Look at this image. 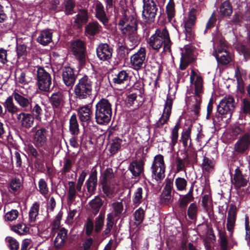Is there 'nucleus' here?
Masks as SVG:
<instances>
[{
    "instance_id": "nucleus-1",
    "label": "nucleus",
    "mask_w": 250,
    "mask_h": 250,
    "mask_svg": "<svg viewBox=\"0 0 250 250\" xmlns=\"http://www.w3.org/2000/svg\"><path fill=\"white\" fill-rule=\"evenodd\" d=\"M190 83L194 85V95L187 97L186 103L188 107L196 115L200 112L201 96L203 93V80L202 77L193 69L190 76Z\"/></svg>"
},
{
    "instance_id": "nucleus-46",
    "label": "nucleus",
    "mask_w": 250,
    "mask_h": 250,
    "mask_svg": "<svg viewBox=\"0 0 250 250\" xmlns=\"http://www.w3.org/2000/svg\"><path fill=\"white\" fill-rule=\"evenodd\" d=\"M12 230L21 235L26 234L29 230V228L23 223H19L12 227Z\"/></svg>"
},
{
    "instance_id": "nucleus-19",
    "label": "nucleus",
    "mask_w": 250,
    "mask_h": 250,
    "mask_svg": "<svg viewBox=\"0 0 250 250\" xmlns=\"http://www.w3.org/2000/svg\"><path fill=\"white\" fill-rule=\"evenodd\" d=\"M98 57L102 61L110 59L112 54V49L107 43H100L96 49Z\"/></svg>"
},
{
    "instance_id": "nucleus-12",
    "label": "nucleus",
    "mask_w": 250,
    "mask_h": 250,
    "mask_svg": "<svg viewBox=\"0 0 250 250\" xmlns=\"http://www.w3.org/2000/svg\"><path fill=\"white\" fill-rule=\"evenodd\" d=\"M235 106L234 98L230 95L226 96L217 106V111L221 115L228 114L230 117Z\"/></svg>"
},
{
    "instance_id": "nucleus-8",
    "label": "nucleus",
    "mask_w": 250,
    "mask_h": 250,
    "mask_svg": "<svg viewBox=\"0 0 250 250\" xmlns=\"http://www.w3.org/2000/svg\"><path fill=\"white\" fill-rule=\"evenodd\" d=\"M122 17L119 21V26L122 33L137 31V20L132 16L129 15V13L123 11Z\"/></svg>"
},
{
    "instance_id": "nucleus-61",
    "label": "nucleus",
    "mask_w": 250,
    "mask_h": 250,
    "mask_svg": "<svg viewBox=\"0 0 250 250\" xmlns=\"http://www.w3.org/2000/svg\"><path fill=\"white\" fill-rule=\"evenodd\" d=\"M175 184L178 190L182 191L186 189L187 181L184 178L178 177L175 179Z\"/></svg>"
},
{
    "instance_id": "nucleus-63",
    "label": "nucleus",
    "mask_w": 250,
    "mask_h": 250,
    "mask_svg": "<svg viewBox=\"0 0 250 250\" xmlns=\"http://www.w3.org/2000/svg\"><path fill=\"white\" fill-rule=\"evenodd\" d=\"M19 215V212L16 209H12L7 212L4 216L5 220L8 221H12L16 220Z\"/></svg>"
},
{
    "instance_id": "nucleus-44",
    "label": "nucleus",
    "mask_w": 250,
    "mask_h": 250,
    "mask_svg": "<svg viewBox=\"0 0 250 250\" xmlns=\"http://www.w3.org/2000/svg\"><path fill=\"white\" fill-rule=\"evenodd\" d=\"M173 201L171 192L163 190L160 196V203L163 205H168Z\"/></svg>"
},
{
    "instance_id": "nucleus-57",
    "label": "nucleus",
    "mask_w": 250,
    "mask_h": 250,
    "mask_svg": "<svg viewBox=\"0 0 250 250\" xmlns=\"http://www.w3.org/2000/svg\"><path fill=\"white\" fill-rule=\"evenodd\" d=\"M39 191L40 193L45 197L48 194L49 189L46 181L43 179H40L38 183Z\"/></svg>"
},
{
    "instance_id": "nucleus-11",
    "label": "nucleus",
    "mask_w": 250,
    "mask_h": 250,
    "mask_svg": "<svg viewBox=\"0 0 250 250\" xmlns=\"http://www.w3.org/2000/svg\"><path fill=\"white\" fill-rule=\"evenodd\" d=\"M49 100L55 114L60 115L62 112L65 104V97L62 92H54Z\"/></svg>"
},
{
    "instance_id": "nucleus-48",
    "label": "nucleus",
    "mask_w": 250,
    "mask_h": 250,
    "mask_svg": "<svg viewBox=\"0 0 250 250\" xmlns=\"http://www.w3.org/2000/svg\"><path fill=\"white\" fill-rule=\"evenodd\" d=\"M179 128V124L177 123L172 130L171 134L170 136L171 142L169 144V146L173 148L174 146L177 143L178 138V130Z\"/></svg>"
},
{
    "instance_id": "nucleus-42",
    "label": "nucleus",
    "mask_w": 250,
    "mask_h": 250,
    "mask_svg": "<svg viewBox=\"0 0 250 250\" xmlns=\"http://www.w3.org/2000/svg\"><path fill=\"white\" fill-rule=\"evenodd\" d=\"M40 204L36 202L32 205L29 212V219L30 222H34L39 214Z\"/></svg>"
},
{
    "instance_id": "nucleus-49",
    "label": "nucleus",
    "mask_w": 250,
    "mask_h": 250,
    "mask_svg": "<svg viewBox=\"0 0 250 250\" xmlns=\"http://www.w3.org/2000/svg\"><path fill=\"white\" fill-rule=\"evenodd\" d=\"M128 77V73L125 70H122L113 79V82L115 83L119 84L124 83L127 81Z\"/></svg>"
},
{
    "instance_id": "nucleus-6",
    "label": "nucleus",
    "mask_w": 250,
    "mask_h": 250,
    "mask_svg": "<svg viewBox=\"0 0 250 250\" xmlns=\"http://www.w3.org/2000/svg\"><path fill=\"white\" fill-rule=\"evenodd\" d=\"M143 10L142 19L146 23L154 21L158 10V5L154 0H143Z\"/></svg>"
},
{
    "instance_id": "nucleus-23",
    "label": "nucleus",
    "mask_w": 250,
    "mask_h": 250,
    "mask_svg": "<svg viewBox=\"0 0 250 250\" xmlns=\"http://www.w3.org/2000/svg\"><path fill=\"white\" fill-rule=\"evenodd\" d=\"M237 209L235 206L230 205L228 211L227 218V230L232 234L236 221Z\"/></svg>"
},
{
    "instance_id": "nucleus-52",
    "label": "nucleus",
    "mask_w": 250,
    "mask_h": 250,
    "mask_svg": "<svg viewBox=\"0 0 250 250\" xmlns=\"http://www.w3.org/2000/svg\"><path fill=\"white\" fill-rule=\"evenodd\" d=\"M232 12V8L228 1H224L220 7V13L225 16H229Z\"/></svg>"
},
{
    "instance_id": "nucleus-16",
    "label": "nucleus",
    "mask_w": 250,
    "mask_h": 250,
    "mask_svg": "<svg viewBox=\"0 0 250 250\" xmlns=\"http://www.w3.org/2000/svg\"><path fill=\"white\" fill-rule=\"evenodd\" d=\"M172 105V98L168 94L167 96V99L165 102V107L163 113L160 118L156 123V127L161 128L166 124L169 119L171 110Z\"/></svg>"
},
{
    "instance_id": "nucleus-54",
    "label": "nucleus",
    "mask_w": 250,
    "mask_h": 250,
    "mask_svg": "<svg viewBox=\"0 0 250 250\" xmlns=\"http://www.w3.org/2000/svg\"><path fill=\"white\" fill-rule=\"evenodd\" d=\"M237 49L240 54L243 55L245 61L250 58V47L240 44L238 45Z\"/></svg>"
},
{
    "instance_id": "nucleus-35",
    "label": "nucleus",
    "mask_w": 250,
    "mask_h": 250,
    "mask_svg": "<svg viewBox=\"0 0 250 250\" xmlns=\"http://www.w3.org/2000/svg\"><path fill=\"white\" fill-rule=\"evenodd\" d=\"M22 187V180L19 178H12L8 185L9 191L13 194L18 193Z\"/></svg>"
},
{
    "instance_id": "nucleus-18",
    "label": "nucleus",
    "mask_w": 250,
    "mask_h": 250,
    "mask_svg": "<svg viewBox=\"0 0 250 250\" xmlns=\"http://www.w3.org/2000/svg\"><path fill=\"white\" fill-rule=\"evenodd\" d=\"M91 10L95 11L96 17L104 24L108 22V19L102 3L98 0H94L91 6Z\"/></svg>"
},
{
    "instance_id": "nucleus-28",
    "label": "nucleus",
    "mask_w": 250,
    "mask_h": 250,
    "mask_svg": "<svg viewBox=\"0 0 250 250\" xmlns=\"http://www.w3.org/2000/svg\"><path fill=\"white\" fill-rule=\"evenodd\" d=\"M52 32L49 29L41 31L37 38V42L45 46L51 42Z\"/></svg>"
},
{
    "instance_id": "nucleus-62",
    "label": "nucleus",
    "mask_w": 250,
    "mask_h": 250,
    "mask_svg": "<svg viewBox=\"0 0 250 250\" xmlns=\"http://www.w3.org/2000/svg\"><path fill=\"white\" fill-rule=\"evenodd\" d=\"M250 20V15H248L246 13L245 15H242L240 13L235 14L233 17L232 21L233 22L238 24L240 23L243 20L248 21Z\"/></svg>"
},
{
    "instance_id": "nucleus-34",
    "label": "nucleus",
    "mask_w": 250,
    "mask_h": 250,
    "mask_svg": "<svg viewBox=\"0 0 250 250\" xmlns=\"http://www.w3.org/2000/svg\"><path fill=\"white\" fill-rule=\"evenodd\" d=\"M192 125H190L187 128H184L181 133L180 141L182 143L185 148L190 146L191 143V132Z\"/></svg>"
},
{
    "instance_id": "nucleus-26",
    "label": "nucleus",
    "mask_w": 250,
    "mask_h": 250,
    "mask_svg": "<svg viewBox=\"0 0 250 250\" xmlns=\"http://www.w3.org/2000/svg\"><path fill=\"white\" fill-rule=\"evenodd\" d=\"M67 240V230L64 228H61L54 240V244L55 248H62Z\"/></svg>"
},
{
    "instance_id": "nucleus-43",
    "label": "nucleus",
    "mask_w": 250,
    "mask_h": 250,
    "mask_svg": "<svg viewBox=\"0 0 250 250\" xmlns=\"http://www.w3.org/2000/svg\"><path fill=\"white\" fill-rule=\"evenodd\" d=\"M215 162L213 159H210L207 157H204L202 164V167L204 171L211 172L214 167Z\"/></svg>"
},
{
    "instance_id": "nucleus-24",
    "label": "nucleus",
    "mask_w": 250,
    "mask_h": 250,
    "mask_svg": "<svg viewBox=\"0 0 250 250\" xmlns=\"http://www.w3.org/2000/svg\"><path fill=\"white\" fill-rule=\"evenodd\" d=\"M97 183V172L96 169L93 167L91 171L89 178L85 183V185L88 192L92 194L96 189Z\"/></svg>"
},
{
    "instance_id": "nucleus-59",
    "label": "nucleus",
    "mask_w": 250,
    "mask_h": 250,
    "mask_svg": "<svg viewBox=\"0 0 250 250\" xmlns=\"http://www.w3.org/2000/svg\"><path fill=\"white\" fill-rule=\"evenodd\" d=\"M189 163L190 161L188 158H184L183 159L179 158H177L176 159L177 170L181 171L184 170L186 166H187Z\"/></svg>"
},
{
    "instance_id": "nucleus-13",
    "label": "nucleus",
    "mask_w": 250,
    "mask_h": 250,
    "mask_svg": "<svg viewBox=\"0 0 250 250\" xmlns=\"http://www.w3.org/2000/svg\"><path fill=\"white\" fill-rule=\"evenodd\" d=\"M48 131L43 127L36 129L33 134V143L38 149L44 148L47 145Z\"/></svg>"
},
{
    "instance_id": "nucleus-31",
    "label": "nucleus",
    "mask_w": 250,
    "mask_h": 250,
    "mask_svg": "<svg viewBox=\"0 0 250 250\" xmlns=\"http://www.w3.org/2000/svg\"><path fill=\"white\" fill-rule=\"evenodd\" d=\"M194 57L190 49H186L185 52L182 53L181 58V63L180 68L181 70H184L189 63L194 61Z\"/></svg>"
},
{
    "instance_id": "nucleus-56",
    "label": "nucleus",
    "mask_w": 250,
    "mask_h": 250,
    "mask_svg": "<svg viewBox=\"0 0 250 250\" xmlns=\"http://www.w3.org/2000/svg\"><path fill=\"white\" fill-rule=\"evenodd\" d=\"M104 216L101 213L95 218V231L96 232H99L102 230L104 226Z\"/></svg>"
},
{
    "instance_id": "nucleus-36",
    "label": "nucleus",
    "mask_w": 250,
    "mask_h": 250,
    "mask_svg": "<svg viewBox=\"0 0 250 250\" xmlns=\"http://www.w3.org/2000/svg\"><path fill=\"white\" fill-rule=\"evenodd\" d=\"M74 19L75 24L79 27L82 26L88 20L87 11L85 9H81Z\"/></svg>"
},
{
    "instance_id": "nucleus-55",
    "label": "nucleus",
    "mask_w": 250,
    "mask_h": 250,
    "mask_svg": "<svg viewBox=\"0 0 250 250\" xmlns=\"http://www.w3.org/2000/svg\"><path fill=\"white\" fill-rule=\"evenodd\" d=\"M198 213V208L196 203H191L188 208V215L192 220L195 219Z\"/></svg>"
},
{
    "instance_id": "nucleus-53",
    "label": "nucleus",
    "mask_w": 250,
    "mask_h": 250,
    "mask_svg": "<svg viewBox=\"0 0 250 250\" xmlns=\"http://www.w3.org/2000/svg\"><path fill=\"white\" fill-rule=\"evenodd\" d=\"M241 116L243 117V114L248 115L250 118V101L247 99H244L242 101L241 107Z\"/></svg>"
},
{
    "instance_id": "nucleus-30",
    "label": "nucleus",
    "mask_w": 250,
    "mask_h": 250,
    "mask_svg": "<svg viewBox=\"0 0 250 250\" xmlns=\"http://www.w3.org/2000/svg\"><path fill=\"white\" fill-rule=\"evenodd\" d=\"M247 176L243 175L239 168L235 170V174L233 178V184L237 188H240L245 186L248 182Z\"/></svg>"
},
{
    "instance_id": "nucleus-10",
    "label": "nucleus",
    "mask_w": 250,
    "mask_h": 250,
    "mask_svg": "<svg viewBox=\"0 0 250 250\" xmlns=\"http://www.w3.org/2000/svg\"><path fill=\"white\" fill-rule=\"evenodd\" d=\"M213 56H215L217 62L222 64H227L230 61V57L227 51V45L224 39H221L217 47L216 48L215 44L213 43Z\"/></svg>"
},
{
    "instance_id": "nucleus-40",
    "label": "nucleus",
    "mask_w": 250,
    "mask_h": 250,
    "mask_svg": "<svg viewBox=\"0 0 250 250\" xmlns=\"http://www.w3.org/2000/svg\"><path fill=\"white\" fill-rule=\"evenodd\" d=\"M127 36L129 45L130 46L129 49H133L139 43V40L137 35V31L128 32L127 33H123Z\"/></svg>"
},
{
    "instance_id": "nucleus-25",
    "label": "nucleus",
    "mask_w": 250,
    "mask_h": 250,
    "mask_svg": "<svg viewBox=\"0 0 250 250\" xmlns=\"http://www.w3.org/2000/svg\"><path fill=\"white\" fill-rule=\"evenodd\" d=\"M62 79L64 84L67 86L71 87L76 80L74 70L70 67L65 68L62 72Z\"/></svg>"
},
{
    "instance_id": "nucleus-47",
    "label": "nucleus",
    "mask_w": 250,
    "mask_h": 250,
    "mask_svg": "<svg viewBox=\"0 0 250 250\" xmlns=\"http://www.w3.org/2000/svg\"><path fill=\"white\" fill-rule=\"evenodd\" d=\"M145 216V210L142 208H139L135 210L133 214L135 224L136 226L140 225L143 221Z\"/></svg>"
},
{
    "instance_id": "nucleus-29",
    "label": "nucleus",
    "mask_w": 250,
    "mask_h": 250,
    "mask_svg": "<svg viewBox=\"0 0 250 250\" xmlns=\"http://www.w3.org/2000/svg\"><path fill=\"white\" fill-rule=\"evenodd\" d=\"M147 197V192L145 193L142 188H138L134 191L132 197V204L135 207L138 206Z\"/></svg>"
},
{
    "instance_id": "nucleus-4",
    "label": "nucleus",
    "mask_w": 250,
    "mask_h": 250,
    "mask_svg": "<svg viewBox=\"0 0 250 250\" xmlns=\"http://www.w3.org/2000/svg\"><path fill=\"white\" fill-rule=\"evenodd\" d=\"M95 118L98 125H105L111 119L112 110L111 104L106 99H102L96 105Z\"/></svg>"
},
{
    "instance_id": "nucleus-45",
    "label": "nucleus",
    "mask_w": 250,
    "mask_h": 250,
    "mask_svg": "<svg viewBox=\"0 0 250 250\" xmlns=\"http://www.w3.org/2000/svg\"><path fill=\"white\" fill-rule=\"evenodd\" d=\"M114 224L113 215H112L111 213L108 214L107 215L105 229L103 232L104 235H108L110 234V232L113 229Z\"/></svg>"
},
{
    "instance_id": "nucleus-60",
    "label": "nucleus",
    "mask_w": 250,
    "mask_h": 250,
    "mask_svg": "<svg viewBox=\"0 0 250 250\" xmlns=\"http://www.w3.org/2000/svg\"><path fill=\"white\" fill-rule=\"evenodd\" d=\"M5 241L11 250H18L19 249V244L15 238L7 236L5 238Z\"/></svg>"
},
{
    "instance_id": "nucleus-51",
    "label": "nucleus",
    "mask_w": 250,
    "mask_h": 250,
    "mask_svg": "<svg viewBox=\"0 0 250 250\" xmlns=\"http://www.w3.org/2000/svg\"><path fill=\"white\" fill-rule=\"evenodd\" d=\"M113 208V218L115 217H119L122 213L124 209L123 205L122 202H116L112 204Z\"/></svg>"
},
{
    "instance_id": "nucleus-39",
    "label": "nucleus",
    "mask_w": 250,
    "mask_h": 250,
    "mask_svg": "<svg viewBox=\"0 0 250 250\" xmlns=\"http://www.w3.org/2000/svg\"><path fill=\"white\" fill-rule=\"evenodd\" d=\"M104 197L112 198L115 192L116 184H100Z\"/></svg>"
},
{
    "instance_id": "nucleus-50",
    "label": "nucleus",
    "mask_w": 250,
    "mask_h": 250,
    "mask_svg": "<svg viewBox=\"0 0 250 250\" xmlns=\"http://www.w3.org/2000/svg\"><path fill=\"white\" fill-rule=\"evenodd\" d=\"M166 11L168 20L172 21L175 13V4L173 0H169L166 6Z\"/></svg>"
},
{
    "instance_id": "nucleus-14",
    "label": "nucleus",
    "mask_w": 250,
    "mask_h": 250,
    "mask_svg": "<svg viewBox=\"0 0 250 250\" xmlns=\"http://www.w3.org/2000/svg\"><path fill=\"white\" fill-rule=\"evenodd\" d=\"M196 16L193 12H190L188 16L184 18L183 24L186 40L190 41L193 38L192 28L194 26Z\"/></svg>"
},
{
    "instance_id": "nucleus-21",
    "label": "nucleus",
    "mask_w": 250,
    "mask_h": 250,
    "mask_svg": "<svg viewBox=\"0 0 250 250\" xmlns=\"http://www.w3.org/2000/svg\"><path fill=\"white\" fill-rule=\"evenodd\" d=\"M17 119L22 127L28 129L33 125L35 118L30 113L22 112L17 114Z\"/></svg>"
},
{
    "instance_id": "nucleus-33",
    "label": "nucleus",
    "mask_w": 250,
    "mask_h": 250,
    "mask_svg": "<svg viewBox=\"0 0 250 250\" xmlns=\"http://www.w3.org/2000/svg\"><path fill=\"white\" fill-rule=\"evenodd\" d=\"M101 26L97 21L89 22L85 27V34L89 38L98 34Z\"/></svg>"
},
{
    "instance_id": "nucleus-37",
    "label": "nucleus",
    "mask_w": 250,
    "mask_h": 250,
    "mask_svg": "<svg viewBox=\"0 0 250 250\" xmlns=\"http://www.w3.org/2000/svg\"><path fill=\"white\" fill-rule=\"evenodd\" d=\"M144 168V164L142 161H134L129 167V169L134 177L139 176L142 172Z\"/></svg>"
},
{
    "instance_id": "nucleus-5",
    "label": "nucleus",
    "mask_w": 250,
    "mask_h": 250,
    "mask_svg": "<svg viewBox=\"0 0 250 250\" xmlns=\"http://www.w3.org/2000/svg\"><path fill=\"white\" fill-rule=\"evenodd\" d=\"M93 82L89 77L84 75L78 80L74 87L75 98L79 100L86 99L92 94Z\"/></svg>"
},
{
    "instance_id": "nucleus-22",
    "label": "nucleus",
    "mask_w": 250,
    "mask_h": 250,
    "mask_svg": "<svg viewBox=\"0 0 250 250\" xmlns=\"http://www.w3.org/2000/svg\"><path fill=\"white\" fill-rule=\"evenodd\" d=\"M71 50L74 55L78 57L81 62L85 59V48L83 42L80 40L73 42L71 44Z\"/></svg>"
},
{
    "instance_id": "nucleus-58",
    "label": "nucleus",
    "mask_w": 250,
    "mask_h": 250,
    "mask_svg": "<svg viewBox=\"0 0 250 250\" xmlns=\"http://www.w3.org/2000/svg\"><path fill=\"white\" fill-rule=\"evenodd\" d=\"M74 163L72 159L69 157H65L64 158L63 166L62 169V172L63 173L69 172Z\"/></svg>"
},
{
    "instance_id": "nucleus-3",
    "label": "nucleus",
    "mask_w": 250,
    "mask_h": 250,
    "mask_svg": "<svg viewBox=\"0 0 250 250\" xmlns=\"http://www.w3.org/2000/svg\"><path fill=\"white\" fill-rule=\"evenodd\" d=\"M148 43L153 50H158L163 45V51L170 52L171 42L169 33L166 27L158 28L149 39Z\"/></svg>"
},
{
    "instance_id": "nucleus-7",
    "label": "nucleus",
    "mask_w": 250,
    "mask_h": 250,
    "mask_svg": "<svg viewBox=\"0 0 250 250\" xmlns=\"http://www.w3.org/2000/svg\"><path fill=\"white\" fill-rule=\"evenodd\" d=\"M151 170L152 176L156 181H161L165 178L166 166L162 155L158 154L154 157Z\"/></svg>"
},
{
    "instance_id": "nucleus-9",
    "label": "nucleus",
    "mask_w": 250,
    "mask_h": 250,
    "mask_svg": "<svg viewBox=\"0 0 250 250\" xmlns=\"http://www.w3.org/2000/svg\"><path fill=\"white\" fill-rule=\"evenodd\" d=\"M52 79L50 74L43 68L39 67L37 71V84L42 91L48 92L50 89Z\"/></svg>"
},
{
    "instance_id": "nucleus-17",
    "label": "nucleus",
    "mask_w": 250,
    "mask_h": 250,
    "mask_svg": "<svg viewBox=\"0 0 250 250\" xmlns=\"http://www.w3.org/2000/svg\"><path fill=\"white\" fill-rule=\"evenodd\" d=\"M146 57V50L141 47L139 50L130 58L131 64L135 69H139L143 67Z\"/></svg>"
},
{
    "instance_id": "nucleus-38",
    "label": "nucleus",
    "mask_w": 250,
    "mask_h": 250,
    "mask_svg": "<svg viewBox=\"0 0 250 250\" xmlns=\"http://www.w3.org/2000/svg\"><path fill=\"white\" fill-rule=\"evenodd\" d=\"M69 131L70 134L73 136H76L79 133V125L75 114H73L70 117L69 121Z\"/></svg>"
},
{
    "instance_id": "nucleus-32",
    "label": "nucleus",
    "mask_w": 250,
    "mask_h": 250,
    "mask_svg": "<svg viewBox=\"0 0 250 250\" xmlns=\"http://www.w3.org/2000/svg\"><path fill=\"white\" fill-rule=\"evenodd\" d=\"M13 98L14 99L12 94L11 96L7 97L3 104L5 111L12 115L17 114L20 110L19 107L14 103Z\"/></svg>"
},
{
    "instance_id": "nucleus-15",
    "label": "nucleus",
    "mask_w": 250,
    "mask_h": 250,
    "mask_svg": "<svg viewBox=\"0 0 250 250\" xmlns=\"http://www.w3.org/2000/svg\"><path fill=\"white\" fill-rule=\"evenodd\" d=\"M78 115L82 123V125L84 127L90 123L92 115V104H90L83 105L78 109Z\"/></svg>"
},
{
    "instance_id": "nucleus-2",
    "label": "nucleus",
    "mask_w": 250,
    "mask_h": 250,
    "mask_svg": "<svg viewBox=\"0 0 250 250\" xmlns=\"http://www.w3.org/2000/svg\"><path fill=\"white\" fill-rule=\"evenodd\" d=\"M15 101L17 104L25 111L31 112V115L37 121H41L43 114V109L37 103L33 105L32 98L31 97L25 96L22 93H20L18 90H15L13 92Z\"/></svg>"
},
{
    "instance_id": "nucleus-41",
    "label": "nucleus",
    "mask_w": 250,
    "mask_h": 250,
    "mask_svg": "<svg viewBox=\"0 0 250 250\" xmlns=\"http://www.w3.org/2000/svg\"><path fill=\"white\" fill-rule=\"evenodd\" d=\"M91 211L93 213L97 214L103 204V201L99 196H96L89 203Z\"/></svg>"
},
{
    "instance_id": "nucleus-27",
    "label": "nucleus",
    "mask_w": 250,
    "mask_h": 250,
    "mask_svg": "<svg viewBox=\"0 0 250 250\" xmlns=\"http://www.w3.org/2000/svg\"><path fill=\"white\" fill-rule=\"evenodd\" d=\"M100 184H116L113 169L106 168L101 174L100 178Z\"/></svg>"
},
{
    "instance_id": "nucleus-64",
    "label": "nucleus",
    "mask_w": 250,
    "mask_h": 250,
    "mask_svg": "<svg viewBox=\"0 0 250 250\" xmlns=\"http://www.w3.org/2000/svg\"><path fill=\"white\" fill-rule=\"evenodd\" d=\"M75 3L72 0H68L65 3L64 12L66 15H72L74 13Z\"/></svg>"
},
{
    "instance_id": "nucleus-20",
    "label": "nucleus",
    "mask_w": 250,
    "mask_h": 250,
    "mask_svg": "<svg viewBox=\"0 0 250 250\" xmlns=\"http://www.w3.org/2000/svg\"><path fill=\"white\" fill-rule=\"evenodd\" d=\"M250 146V134L246 133L241 136L235 145V150L238 152H243Z\"/></svg>"
}]
</instances>
